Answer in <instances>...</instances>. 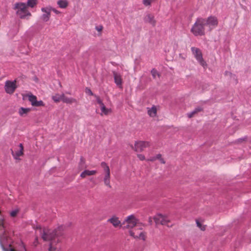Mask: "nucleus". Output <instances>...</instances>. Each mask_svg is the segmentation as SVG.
<instances>
[{"instance_id": "1", "label": "nucleus", "mask_w": 251, "mask_h": 251, "mask_svg": "<svg viewBox=\"0 0 251 251\" xmlns=\"http://www.w3.org/2000/svg\"><path fill=\"white\" fill-rule=\"evenodd\" d=\"M4 217H0V231L2 235L0 236V244L4 251H27L24 243L20 241L19 248L17 246L13 245L14 242V234L13 231H4Z\"/></svg>"}, {"instance_id": "2", "label": "nucleus", "mask_w": 251, "mask_h": 251, "mask_svg": "<svg viewBox=\"0 0 251 251\" xmlns=\"http://www.w3.org/2000/svg\"><path fill=\"white\" fill-rule=\"evenodd\" d=\"M27 6L24 2L16 3L15 4V9L17 15L21 19H28L31 16L30 12L27 9Z\"/></svg>"}, {"instance_id": "3", "label": "nucleus", "mask_w": 251, "mask_h": 251, "mask_svg": "<svg viewBox=\"0 0 251 251\" xmlns=\"http://www.w3.org/2000/svg\"><path fill=\"white\" fill-rule=\"evenodd\" d=\"M204 19H198L192 26L191 31L195 36H202L205 34Z\"/></svg>"}, {"instance_id": "4", "label": "nucleus", "mask_w": 251, "mask_h": 251, "mask_svg": "<svg viewBox=\"0 0 251 251\" xmlns=\"http://www.w3.org/2000/svg\"><path fill=\"white\" fill-rule=\"evenodd\" d=\"M141 223L139 220L133 215H130L125 219L122 223L123 228L127 229L128 232L130 230L133 229L134 227L140 225Z\"/></svg>"}, {"instance_id": "5", "label": "nucleus", "mask_w": 251, "mask_h": 251, "mask_svg": "<svg viewBox=\"0 0 251 251\" xmlns=\"http://www.w3.org/2000/svg\"><path fill=\"white\" fill-rule=\"evenodd\" d=\"M38 230L41 235L42 239L44 241L52 240L55 236L59 235V234L57 233L56 230H51L48 228L42 229L40 227H37L36 231Z\"/></svg>"}, {"instance_id": "6", "label": "nucleus", "mask_w": 251, "mask_h": 251, "mask_svg": "<svg viewBox=\"0 0 251 251\" xmlns=\"http://www.w3.org/2000/svg\"><path fill=\"white\" fill-rule=\"evenodd\" d=\"M141 224L134 227L133 229L130 230L129 235L134 238H138L145 240L146 239V234L143 231Z\"/></svg>"}, {"instance_id": "7", "label": "nucleus", "mask_w": 251, "mask_h": 251, "mask_svg": "<svg viewBox=\"0 0 251 251\" xmlns=\"http://www.w3.org/2000/svg\"><path fill=\"white\" fill-rule=\"evenodd\" d=\"M191 50L194 56L197 60V61L204 68H205L207 67V64L203 58L201 50L196 47H192Z\"/></svg>"}, {"instance_id": "8", "label": "nucleus", "mask_w": 251, "mask_h": 251, "mask_svg": "<svg viewBox=\"0 0 251 251\" xmlns=\"http://www.w3.org/2000/svg\"><path fill=\"white\" fill-rule=\"evenodd\" d=\"M101 166L103 168V171L105 173L103 177L104 183L106 186L110 188L111 185L110 169L108 165L104 162L101 163Z\"/></svg>"}, {"instance_id": "9", "label": "nucleus", "mask_w": 251, "mask_h": 251, "mask_svg": "<svg viewBox=\"0 0 251 251\" xmlns=\"http://www.w3.org/2000/svg\"><path fill=\"white\" fill-rule=\"evenodd\" d=\"M204 21L205 26L208 27L209 31L215 28L218 24V19L215 16H210L207 19H204Z\"/></svg>"}, {"instance_id": "10", "label": "nucleus", "mask_w": 251, "mask_h": 251, "mask_svg": "<svg viewBox=\"0 0 251 251\" xmlns=\"http://www.w3.org/2000/svg\"><path fill=\"white\" fill-rule=\"evenodd\" d=\"M153 220L154 221L156 225L161 224L162 225L169 226L168 223L170 222V220L165 215H163L161 214H157L153 217Z\"/></svg>"}, {"instance_id": "11", "label": "nucleus", "mask_w": 251, "mask_h": 251, "mask_svg": "<svg viewBox=\"0 0 251 251\" xmlns=\"http://www.w3.org/2000/svg\"><path fill=\"white\" fill-rule=\"evenodd\" d=\"M16 81L7 80L5 82L4 90L6 93L11 95L14 93L17 88Z\"/></svg>"}, {"instance_id": "12", "label": "nucleus", "mask_w": 251, "mask_h": 251, "mask_svg": "<svg viewBox=\"0 0 251 251\" xmlns=\"http://www.w3.org/2000/svg\"><path fill=\"white\" fill-rule=\"evenodd\" d=\"M150 143L148 141H138L135 142L134 146L132 147V149L136 151H142L145 148L149 147Z\"/></svg>"}, {"instance_id": "13", "label": "nucleus", "mask_w": 251, "mask_h": 251, "mask_svg": "<svg viewBox=\"0 0 251 251\" xmlns=\"http://www.w3.org/2000/svg\"><path fill=\"white\" fill-rule=\"evenodd\" d=\"M96 98L97 102L99 104L100 107V115H108L110 114L111 112V109L106 108L99 97L96 96Z\"/></svg>"}, {"instance_id": "14", "label": "nucleus", "mask_w": 251, "mask_h": 251, "mask_svg": "<svg viewBox=\"0 0 251 251\" xmlns=\"http://www.w3.org/2000/svg\"><path fill=\"white\" fill-rule=\"evenodd\" d=\"M41 11L43 13L41 16V20L44 22H47L50 20V12L51 11V7H43Z\"/></svg>"}, {"instance_id": "15", "label": "nucleus", "mask_w": 251, "mask_h": 251, "mask_svg": "<svg viewBox=\"0 0 251 251\" xmlns=\"http://www.w3.org/2000/svg\"><path fill=\"white\" fill-rule=\"evenodd\" d=\"M108 222L110 223L115 227H120L123 228V225L119 220V218L113 216L108 220Z\"/></svg>"}, {"instance_id": "16", "label": "nucleus", "mask_w": 251, "mask_h": 251, "mask_svg": "<svg viewBox=\"0 0 251 251\" xmlns=\"http://www.w3.org/2000/svg\"><path fill=\"white\" fill-rule=\"evenodd\" d=\"M113 76L115 83L119 87H121L122 84V76L119 73L113 72Z\"/></svg>"}, {"instance_id": "17", "label": "nucleus", "mask_w": 251, "mask_h": 251, "mask_svg": "<svg viewBox=\"0 0 251 251\" xmlns=\"http://www.w3.org/2000/svg\"><path fill=\"white\" fill-rule=\"evenodd\" d=\"M146 23H148L153 26H154L156 24V21L154 19L153 15L151 14H149L146 15L144 19Z\"/></svg>"}, {"instance_id": "18", "label": "nucleus", "mask_w": 251, "mask_h": 251, "mask_svg": "<svg viewBox=\"0 0 251 251\" xmlns=\"http://www.w3.org/2000/svg\"><path fill=\"white\" fill-rule=\"evenodd\" d=\"M97 172L96 170H85L82 172L80 174L81 178H85L87 176H94L97 174Z\"/></svg>"}, {"instance_id": "19", "label": "nucleus", "mask_w": 251, "mask_h": 251, "mask_svg": "<svg viewBox=\"0 0 251 251\" xmlns=\"http://www.w3.org/2000/svg\"><path fill=\"white\" fill-rule=\"evenodd\" d=\"M20 149L18 151H16L15 152H13L12 154L15 159H19V157L23 155L24 147L22 144L19 145Z\"/></svg>"}, {"instance_id": "20", "label": "nucleus", "mask_w": 251, "mask_h": 251, "mask_svg": "<svg viewBox=\"0 0 251 251\" xmlns=\"http://www.w3.org/2000/svg\"><path fill=\"white\" fill-rule=\"evenodd\" d=\"M148 114L151 117H155L157 114V109L155 106H152L151 108H148Z\"/></svg>"}, {"instance_id": "21", "label": "nucleus", "mask_w": 251, "mask_h": 251, "mask_svg": "<svg viewBox=\"0 0 251 251\" xmlns=\"http://www.w3.org/2000/svg\"><path fill=\"white\" fill-rule=\"evenodd\" d=\"M25 97L28 98V100L31 102V105L33 106L37 100V97L30 93L26 94Z\"/></svg>"}, {"instance_id": "22", "label": "nucleus", "mask_w": 251, "mask_h": 251, "mask_svg": "<svg viewBox=\"0 0 251 251\" xmlns=\"http://www.w3.org/2000/svg\"><path fill=\"white\" fill-rule=\"evenodd\" d=\"M30 111L29 108L21 107L19 109L18 113L21 116L24 117L26 116Z\"/></svg>"}, {"instance_id": "23", "label": "nucleus", "mask_w": 251, "mask_h": 251, "mask_svg": "<svg viewBox=\"0 0 251 251\" xmlns=\"http://www.w3.org/2000/svg\"><path fill=\"white\" fill-rule=\"evenodd\" d=\"M62 101L64 103L72 104L76 102V100L73 98H68L63 95Z\"/></svg>"}, {"instance_id": "24", "label": "nucleus", "mask_w": 251, "mask_h": 251, "mask_svg": "<svg viewBox=\"0 0 251 251\" xmlns=\"http://www.w3.org/2000/svg\"><path fill=\"white\" fill-rule=\"evenodd\" d=\"M63 95L64 94H55V95L52 96L51 98L54 102H58L60 101H62Z\"/></svg>"}, {"instance_id": "25", "label": "nucleus", "mask_w": 251, "mask_h": 251, "mask_svg": "<svg viewBox=\"0 0 251 251\" xmlns=\"http://www.w3.org/2000/svg\"><path fill=\"white\" fill-rule=\"evenodd\" d=\"M59 7L61 8H65L68 5V2L65 0H59L57 2Z\"/></svg>"}, {"instance_id": "26", "label": "nucleus", "mask_w": 251, "mask_h": 251, "mask_svg": "<svg viewBox=\"0 0 251 251\" xmlns=\"http://www.w3.org/2000/svg\"><path fill=\"white\" fill-rule=\"evenodd\" d=\"M37 4V0H28L27 6L31 8L34 7Z\"/></svg>"}, {"instance_id": "27", "label": "nucleus", "mask_w": 251, "mask_h": 251, "mask_svg": "<svg viewBox=\"0 0 251 251\" xmlns=\"http://www.w3.org/2000/svg\"><path fill=\"white\" fill-rule=\"evenodd\" d=\"M20 211L19 208H16L14 209H13L10 212V215L11 217H15L17 216V214L19 213Z\"/></svg>"}, {"instance_id": "28", "label": "nucleus", "mask_w": 251, "mask_h": 251, "mask_svg": "<svg viewBox=\"0 0 251 251\" xmlns=\"http://www.w3.org/2000/svg\"><path fill=\"white\" fill-rule=\"evenodd\" d=\"M225 75L226 76H227L228 78H230L231 79H233L235 80H236V76L235 75L232 74L231 73L226 71L225 72Z\"/></svg>"}, {"instance_id": "29", "label": "nucleus", "mask_w": 251, "mask_h": 251, "mask_svg": "<svg viewBox=\"0 0 251 251\" xmlns=\"http://www.w3.org/2000/svg\"><path fill=\"white\" fill-rule=\"evenodd\" d=\"M151 75H152L153 77L154 78H155L156 77V76H158V77L159 76V75L158 72L155 69H152L151 71Z\"/></svg>"}, {"instance_id": "30", "label": "nucleus", "mask_w": 251, "mask_h": 251, "mask_svg": "<svg viewBox=\"0 0 251 251\" xmlns=\"http://www.w3.org/2000/svg\"><path fill=\"white\" fill-rule=\"evenodd\" d=\"M44 106V103L42 100L38 101L37 100L33 105V106Z\"/></svg>"}, {"instance_id": "31", "label": "nucleus", "mask_w": 251, "mask_h": 251, "mask_svg": "<svg viewBox=\"0 0 251 251\" xmlns=\"http://www.w3.org/2000/svg\"><path fill=\"white\" fill-rule=\"evenodd\" d=\"M156 158L157 160H158L159 162L162 164H165V161L164 159L162 157L161 155L160 154H158L156 155Z\"/></svg>"}, {"instance_id": "32", "label": "nucleus", "mask_w": 251, "mask_h": 251, "mask_svg": "<svg viewBox=\"0 0 251 251\" xmlns=\"http://www.w3.org/2000/svg\"><path fill=\"white\" fill-rule=\"evenodd\" d=\"M196 224L197 226L201 230H204L205 229V227L204 226L202 225L198 220H196Z\"/></svg>"}, {"instance_id": "33", "label": "nucleus", "mask_w": 251, "mask_h": 251, "mask_svg": "<svg viewBox=\"0 0 251 251\" xmlns=\"http://www.w3.org/2000/svg\"><path fill=\"white\" fill-rule=\"evenodd\" d=\"M153 0H143V3L146 6H150Z\"/></svg>"}, {"instance_id": "34", "label": "nucleus", "mask_w": 251, "mask_h": 251, "mask_svg": "<svg viewBox=\"0 0 251 251\" xmlns=\"http://www.w3.org/2000/svg\"><path fill=\"white\" fill-rule=\"evenodd\" d=\"M85 92L86 94H87L89 95H93V94L92 92L91 91V90L88 88H86Z\"/></svg>"}, {"instance_id": "35", "label": "nucleus", "mask_w": 251, "mask_h": 251, "mask_svg": "<svg viewBox=\"0 0 251 251\" xmlns=\"http://www.w3.org/2000/svg\"><path fill=\"white\" fill-rule=\"evenodd\" d=\"M137 156L138 158L141 160H144L145 159V157L143 154H138Z\"/></svg>"}, {"instance_id": "36", "label": "nucleus", "mask_w": 251, "mask_h": 251, "mask_svg": "<svg viewBox=\"0 0 251 251\" xmlns=\"http://www.w3.org/2000/svg\"><path fill=\"white\" fill-rule=\"evenodd\" d=\"M49 250V251H55L56 250V248L53 246L52 243L50 244Z\"/></svg>"}, {"instance_id": "37", "label": "nucleus", "mask_w": 251, "mask_h": 251, "mask_svg": "<svg viewBox=\"0 0 251 251\" xmlns=\"http://www.w3.org/2000/svg\"><path fill=\"white\" fill-rule=\"evenodd\" d=\"M157 159L156 158V155H155L154 156L151 157L149 158V159H147V160L150 161H154Z\"/></svg>"}, {"instance_id": "38", "label": "nucleus", "mask_w": 251, "mask_h": 251, "mask_svg": "<svg viewBox=\"0 0 251 251\" xmlns=\"http://www.w3.org/2000/svg\"><path fill=\"white\" fill-rule=\"evenodd\" d=\"M51 11H53V12H54L56 14H59L61 13L59 11L55 9V8H52V7H51Z\"/></svg>"}, {"instance_id": "39", "label": "nucleus", "mask_w": 251, "mask_h": 251, "mask_svg": "<svg viewBox=\"0 0 251 251\" xmlns=\"http://www.w3.org/2000/svg\"><path fill=\"white\" fill-rule=\"evenodd\" d=\"M187 115L188 117L191 118L193 117L195 115L194 114V113L192 111L191 112L188 113L187 114Z\"/></svg>"}, {"instance_id": "40", "label": "nucleus", "mask_w": 251, "mask_h": 251, "mask_svg": "<svg viewBox=\"0 0 251 251\" xmlns=\"http://www.w3.org/2000/svg\"><path fill=\"white\" fill-rule=\"evenodd\" d=\"M194 110H195V111L197 112V113H198V112L201 111L202 110V109L201 107H198L196 108Z\"/></svg>"}, {"instance_id": "41", "label": "nucleus", "mask_w": 251, "mask_h": 251, "mask_svg": "<svg viewBox=\"0 0 251 251\" xmlns=\"http://www.w3.org/2000/svg\"><path fill=\"white\" fill-rule=\"evenodd\" d=\"M152 220H153V218L150 217V218H149V221H149V224H150L151 225L152 224V223H153V222H152Z\"/></svg>"}, {"instance_id": "42", "label": "nucleus", "mask_w": 251, "mask_h": 251, "mask_svg": "<svg viewBox=\"0 0 251 251\" xmlns=\"http://www.w3.org/2000/svg\"><path fill=\"white\" fill-rule=\"evenodd\" d=\"M102 26H99V27H97L96 28L97 30L99 31H100L102 30Z\"/></svg>"}, {"instance_id": "43", "label": "nucleus", "mask_w": 251, "mask_h": 251, "mask_svg": "<svg viewBox=\"0 0 251 251\" xmlns=\"http://www.w3.org/2000/svg\"><path fill=\"white\" fill-rule=\"evenodd\" d=\"M37 243V239L36 238L35 241L34 242V246H36Z\"/></svg>"}, {"instance_id": "44", "label": "nucleus", "mask_w": 251, "mask_h": 251, "mask_svg": "<svg viewBox=\"0 0 251 251\" xmlns=\"http://www.w3.org/2000/svg\"><path fill=\"white\" fill-rule=\"evenodd\" d=\"M192 112H193V113H194V115H195L196 113H197V112L195 111V110H194Z\"/></svg>"}, {"instance_id": "45", "label": "nucleus", "mask_w": 251, "mask_h": 251, "mask_svg": "<svg viewBox=\"0 0 251 251\" xmlns=\"http://www.w3.org/2000/svg\"><path fill=\"white\" fill-rule=\"evenodd\" d=\"M243 1H245V0H243Z\"/></svg>"}]
</instances>
